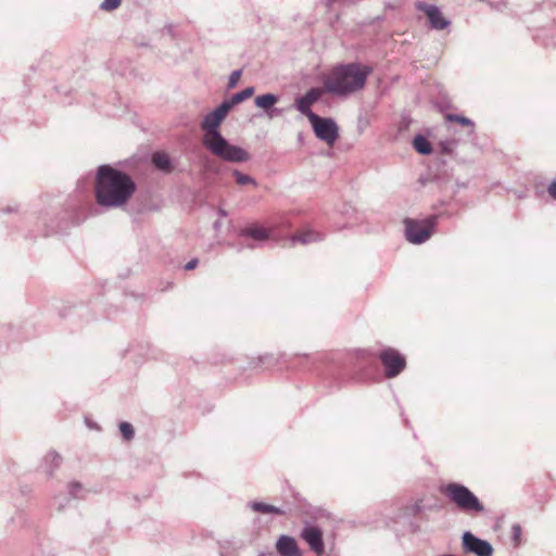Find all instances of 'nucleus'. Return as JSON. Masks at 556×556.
<instances>
[{"label": "nucleus", "instance_id": "1a4fd4ad", "mask_svg": "<svg viewBox=\"0 0 556 556\" xmlns=\"http://www.w3.org/2000/svg\"><path fill=\"white\" fill-rule=\"evenodd\" d=\"M462 539L465 552L475 554L476 556H492L494 549L488 541L476 536L469 531H466Z\"/></svg>", "mask_w": 556, "mask_h": 556}, {"label": "nucleus", "instance_id": "412c9836", "mask_svg": "<svg viewBox=\"0 0 556 556\" xmlns=\"http://www.w3.org/2000/svg\"><path fill=\"white\" fill-rule=\"evenodd\" d=\"M119 431L124 441L129 442L135 438L136 431L130 422L122 421L119 424Z\"/></svg>", "mask_w": 556, "mask_h": 556}, {"label": "nucleus", "instance_id": "ddd939ff", "mask_svg": "<svg viewBox=\"0 0 556 556\" xmlns=\"http://www.w3.org/2000/svg\"><path fill=\"white\" fill-rule=\"evenodd\" d=\"M276 549L280 556H301L296 540L290 535H280L276 542Z\"/></svg>", "mask_w": 556, "mask_h": 556}, {"label": "nucleus", "instance_id": "0eeeda50", "mask_svg": "<svg viewBox=\"0 0 556 556\" xmlns=\"http://www.w3.org/2000/svg\"><path fill=\"white\" fill-rule=\"evenodd\" d=\"M379 358L386 368V376L388 378L399 376L406 367L405 357L392 348L382 350Z\"/></svg>", "mask_w": 556, "mask_h": 556}, {"label": "nucleus", "instance_id": "f8f14e48", "mask_svg": "<svg viewBox=\"0 0 556 556\" xmlns=\"http://www.w3.org/2000/svg\"><path fill=\"white\" fill-rule=\"evenodd\" d=\"M417 9L427 15L430 26L433 29L441 30L451 24V22L442 15L440 9L434 4L419 2L417 4Z\"/></svg>", "mask_w": 556, "mask_h": 556}, {"label": "nucleus", "instance_id": "f257e3e1", "mask_svg": "<svg viewBox=\"0 0 556 556\" xmlns=\"http://www.w3.org/2000/svg\"><path fill=\"white\" fill-rule=\"evenodd\" d=\"M136 189V182L127 173L109 164L100 165L97 168L94 199L100 207L108 210L124 207Z\"/></svg>", "mask_w": 556, "mask_h": 556}, {"label": "nucleus", "instance_id": "9d476101", "mask_svg": "<svg viewBox=\"0 0 556 556\" xmlns=\"http://www.w3.org/2000/svg\"><path fill=\"white\" fill-rule=\"evenodd\" d=\"M239 237L254 242H243V248L255 249L269 239V231L261 225L253 224L239 230Z\"/></svg>", "mask_w": 556, "mask_h": 556}, {"label": "nucleus", "instance_id": "72a5a7b5", "mask_svg": "<svg viewBox=\"0 0 556 556\" xmlns=\"http://www.w3.org/2000/svg\"><path fill=\"white\" fill-rule=\"evenodd\" d=\"M213 227L215 230L218 231L222 228V222L220 220L214 222Z\"/></svg>", "mask_w": 556, "mask_h": 556}, {"label": "nucleus", "instance_id": "473e14b6", "mask_svg": "<svg viewBox=\"0 0 556 556\" xmlns=\"http://www.w3.org/2000/svg\"><path fill=\"white\" fill-rule=\"evenodd\" d=\"M163 30L166 31L170 37H175L174 26L172 24L165 25Z\"/></svg>", "mask_w": 556, "mask_h": 556}, {"label": "nucleus", "instance_id": "9b49d317", "mask_svg": "<svg viewBox=\"0 0 556 556\" xmlns=\"http://www.w3.org/2000/svg\"><path fill=\"white\" fill-rule=\"evenodd\" d=\"M323 94V90L320 88H311L304 96L300 97L295 101V108L299 112L305 115L311 122L315 116L311 109L313 103L317 102Z\"/></svg>", "mask_w": 556, "mask_h": 556}, {"label": "nucleus", "instance_id": "393cba45", "mask_svg": "<svg viewBox=\"0 0 556 556\" xmlns=\"http://www.w3.org/2000/svg\"><path fill=\"white\" fill-rule=\"evenodd\" d=\"M241 75H242V70L233 71L229 76L227 88L228 89L235 88L238 85V81H239Z\"/></svg>", "mask_w": 556, "mask_h": 556}, {"label": "nucleus", "instance_id": "a211bd4d", "mask_svg": "<svg viewBox=\"0 0 556 556\" xmlns=\"http://www.w3.org/2000/svg\"><path fill=\"white\" fill-rule=\"evenodd\" d=\"M413 147L421 155H429L432 152L430 141L422 135H417L414 138Z\"/></svg>", "mask_w": 556, "mask_h": 556}, {"label": "nucleus", "instance_id": "7ed1b4c3", "mask_svg": "<svg viewBox=\"0 0 556 556\" xmlns=\"http://www.w3.org/2000/svg\"><path fill=\"white\" fill-rule=\"evenodd\" d=\"M372 68L359 62L338 64L324 80L325 90L338 97H348L364 89Z\"/></svg>", "mask_w": 556, "mask_h": 556}, {"label": "nucleus", "instance_id": "f704fd0d", "mask_svg": "<svg viewBox=\"0 0 556 556\" xmlns=\"http://www.w3.org/2000/svg\"><path fill=\"white\" fill-rule=\"evenodd\" d=\"M218 214L222 217H226L227 216V212L224 208H222V207L218 208Z\"/></svg>", "mask_w": 556, "mask_h": 556}, {"label": "nucleus", "instance_id": "f03ea898", "mask_svg": "<svg viewBox=\"0 0 556 556\" xmlns=\"http://www.w3.org/2000/svg\"><path fill=\"white\" fill-rule=\"evenodd\" d=\"M229 110L223 102L212 112L207 113L201 124L203 131L202 144L214 156L229 162L242 163L250 159V154L244 149L231 144L220 132V125L226 118Z\"/></svg>", "mask_w": 556, "mask_h": 556}, {"label": "nucleus", "instance_id": "c9c22d12", "mask_svg": "<svg viewBox=\"0 0 556 556\" xmlns=\"http://www.w3.org/2000/svg\"><path fill=\"white\" fill-rule=\"evenodd\" d=\"M14 211H15L14 207L8 206L3 212L11 213V212H14Z\"/></svg>", "mask_w": 556, "mask_h": 556}, {"label": "nucleus", "instance_id": "b1692460", "mask_svg": "<svg viewBox=\"0 0 556 556\" xmlns=\"http://www.w3.org/2000/svg\"><path fill=\"white\" fill-rule=\"evenodd\" d=\"M122 0H103L100 4V10L105 12H112L121 5Z\"/></svg>", "mask_w": 556, "mask_h": 556}, {"label": "nucleus", "instance_id": "39448f33", "mask_svg": "<svg viewBox=\"0 0 556 556\" xmlns=\"http://www.w3.org/2000/svg\"><path fill=\"white\" fill-rule=\"evenodd\" d=\"M437 219V216H431L424 220L405 219V237L407 241L414 244L426 242L433 232Z\"/></svg>", "mask_w": 556, "mask_h": 556}, {"label": "nucleus", "instance_id": "a878e982", "mask_svg": "<svg viewBox=\"0 0 556 556\" xmlns=\"http://www.w3.org/2000/svg\"><path fill=\"white\" fill-rule=\"evenodd\" d=\"M455 146H456V141H454V140L440 142L441 151L446 154L452 153Z\"/></svg>", "mask_w": 556, "mask_h": 556}, {"label": "nucleus", "instance_id": "dca6fc26", "mask_svg": "<svg viewBox=\"0 0 556 556\" xmlns=\"http://www.w3.org/2000/svg\"><path fill=\"white\" fill-rule=\"evenodd\" d=\"M324 236L320 232L314 230H306L301 233H296L292 236L291 240L293 243L300 242L302 244H307L316 241L323 240Z\"/></svg>", "mask_w": 556, "mask_h": 556}, {"label": "nucleus", "instance_id": "4468645a", "mask_svg": "<svg viewBox=\"0 0 556 556\" xmlns=\"http://www.w3.org/2000/svg\"><path fill=\"white\" fill-rule=\"evenodd\" d=\"M254 102L257 108H261L264 111H266L269 117H274L281 114V110L274 108V105L278 102V97L274 93H264L257 96L254 99Z\"/></svg>", "mask_w": 556, "mask_h": 556}, {"label": "nucleus", "instance_id": "6ab92c4d", "mask_svg": "<svg viewBox=\"0 0 556 556\" xmlns=\"http://www.w3.org/2000/svg\"><path fill=\"white\" fill-rule=\"evenodd\" d=\"M152 163L153 165L163 172H170L172 169V162L167 154L162 152H156L152 155Z\"/></svg>", "mask_w": 556, "mask_h": 556}, {"label": "nucleus", "instance_id": "aec40b11", "mask_svg": "<svg viewBox=\"0 0 556 556\" xmlns=\"http://www.w3.org/2000/svg\"><path fill=\"white\" fill-rule=\"evenodd\" d=\"M248 506L253 509L254 511L262 513V514H276V515H282L283 511L279 507H276L274 505L265 504L262 502H250Z\"/></svg>", "mask_w": 556, "mask_h": 556}, {"label": "nucleus", "instance_id": "5701e85b", "mask_svg": "<svg viewBox=\"0 0 556 556\" xmlns=\"http://www.w3.org/2000/svg\"><path fill=\"white\" fill-rule=\"evenodd\" d=\"M233 176L236 178V182L240 186H244L248 184H252L254 186L256 185L255 180L251 176L243 174L237 169L233 170Z\"/></svg>", "mask_w": 556, "mask_h": 556}, {"label": "nucleus", "instance_id": "20e7f679", "mask_svg": "<svg viewBox=\"0 0 556 556\" xmlns=\"http://www.w3.org/2000/svg\"><path fill=\"white\" fill-rule=\"evenodd\" d=\"M445 496L466 514L483 513L484 506L467 486L451 482L444 489Z\"/></svg>", "mask_w": 556, "mask_h": 556}, {"label": "nucleus", "instance_id": "bb28decb", "mask_svg": "<svg viewBox=\"0 0 556 556\" xmlns=\"http://www.w3.org/2000/svg\"><path fill=\"white\" fill-rule=\"evenodd\" d=\"M521 536V527L518 523L513 525L511 527V539L518 544Z\"/></svg>", "mask_w": 556, "mask_h": 556}, {"label": "nucleus", "instance_id": "2f4dec72", "mask_svg": "<svg viewBox=\"0 0 556 556\" xmlns=\"http://www.w3.org/2000/svg\"><path fill=\"white\" fill-rule=\"evenodd\" d=\"M85 422L89 429L100 430V427L94 421L86 418Z\"/></svg>", "mask_w": 556, "mask_h": 556}, {"label": "nucleus", "instance_id": "c85d7f7f", "mask_svg": "<svg viewBox=\"0 0 556 556\" xmlns=\"http://www.w3.org/2000/svg\"><path fill=\"white\" fill-rule=\"evenodd\" d=\"M199 261L198 258H192L190 260L186 265H185V269L186 270H192L197 267Z\"/></svg>", "mask_w": 556, "mask_h": 556}, {"label": "nucleus", "instance_id": "cd10ccee", "mask_svg": "<svg viewBox=\"0 0 556 556\" xmlns=\"http://www.w3.org/2000/svg\"><path fill=\"white\" fill-rule=\"evenodd\" d=\"M81 489H83V485L79 482H72L68 485L70 494L74 498L78 497V492L81 491Z\"/></svg>", "mask_w": 556, "mask_h": 556}, {"label": "nucleus", "instance_id": "6e6552de", "mask_svg": "<svg viewBox=\"0 0 556 556\" xmlns=\"http://www.w3.org/2000/svg\"><path fill=\"white\" fill-rule=\"evenodd\" d=\"M300 536L317 556L325 553L324 535L318 526L306 523L301 530Z\"/></svg>", "mask_w": 556, "mask_h": 556}, {"label": "nucleus", "instance_id": "2eb2a0df", "mask_svg": "<svg viewBox=\"0 0 556 556\" xmlns=\"http://www.w3.org/2000/svg\"><path fill=\"white\" fill-rule=\"evenodd\" d=\"M253 93L254 87H247L245 89L232 94L230 99L223 101V103L226 104L227 109L230 111L235 105L252 97Z\"/></svg>", "mask_w": 556, "mask_h": 556}, {"label": "nucleus", "instance_id": "423d86ee", "mask_svg": "<svg viewBox=\"0 0 556 556\" xmlns=\"http://www.w3.org/2000/svg\"><path fill=\"white\" fill-rule=\"evenodd\" d=\"M312 128L315 136L332 146L339 137V128L334 119L330 117L315 116L312 121Z\"/></svg>", "mask_w": 556, "mask_h": 556}, {"label": "nucleus", "instance_id": "7c9ffc66", "mask_svg": "<svg viewBox=\"0 0 556 556\" xmlns=\"http://www.w3.org/2000/svg\"><path fill=\"white\" fill-rule=\"evenodd\" d=\"M130 274H131V270L128 269V268L127 269H121L118 271V278L119 279H126V278H128L130 276Z\"/></svg>", "mask_w": 556, "mask_h": 556}, {"label": "nucleus", "instance_id": "e433bc0d", "mask_svg": "<svg viewBox=\"0 0 556 556\" xmlns=\"http://www.w3.org/2000/svg\"><path fill=\"white\" fill-rule=\"evenodd\" d=\"M146 207L141 204L140 211L142 212Z\"/></svg>", "mask_w": 556, "mask_h": 556}, {"label": "nucleus", "instance_id": "4be33fe9", "mask_svg": "<svg viewBox=\"0 0 556 556\" xmlns=\"http://www.w3.org/2000/svg\"><path fill=\"white\" fill-rule=\"evenodd\" d=\"M446 119H447L448 122H457V123H459V124H462V125H464V126H468V127H470V128H471L470 132H472V131H473V127H475L473 122H472L471 119H469V118H467V117L463 116V115H457V114H447V115H446Z\"/></svg>", "mask_w": 556, "mask_h": 556}, {"label": "nucleus", "instance_id": "f3484780", "mask_svg": "<svg viewBox=\"0 0 556 556\" xmlns=\"http://www.w3.org/2000/svg\"><path fill=\"white\" fill-rule=\"evenodd\" d=\"M61 462L62 457L59 453L54 451L49 452L43 459L45 471L47 475L52 476L54 469L59 468L61 465Z\"/></svg>", "mask_w": 556, "mask_h": 556}, {"label": "nucleus", "instance_id": "c756f323", "mask_svg": "<svg viewBox=\"0 0 556 556\" xmlns=\"http://www.w3.org/2000/svg\"><path fill=\"white\" fill-rule=\"evenodd\" d=\"M548 193L549 195L556 200V181H553L549 186H548Z\"/></svg>", "mask_w": 556, "mask_h": 556}]
</instances>
